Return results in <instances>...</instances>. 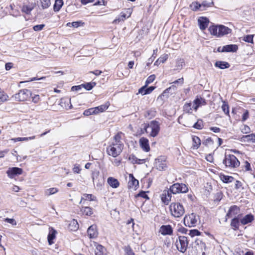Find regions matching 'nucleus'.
Returning a JSON list of instances; mask_svg holds the SVG:
<instances>
[{"instance_id": "nucleus-1", "label": "nucleus", "mask_w": 255, "mask_h": 255, "mask_svg": "<svg viewBox=\"0 0 255 255\" xmlns=\"http://www.w3.org/2000/svg\"><path fill=\"white\" fill-rule=\"evenodd\" d=\"M223 163L226 167L237 168L240 166V162L238 158L233 154H227L225 153Z\"/></svg>"}, {"instance_id": "nucleus-2", "label": "nucleus", "mask_w": 255, "mask_h": 255, "mask_svg": "<svg viewBox=\"0 0 255 255\" xmlns=\"http://www.w3.org/2000/svg\"><path fill=\"white\" fill-rule=\"evenodd\" d=\"M171 215L175 217H181L185 212L183 206L180 203H172L169 207Z\"/></svg>"}, {"instance_id": "nucleus-3", "label": "nucleus", "mask_w": 255, "mask_h": 255, "mask_svg": "<svg viewBox=\"0 0 255 255\" xmlns=\"http://www.w3.org/2000/svg\"><path fill=\"white\" fill-rule=\"evenodd\" d=\"M31 96V91L24 89L19 90L17 93L13 96V97H14L16 101L24 102L29 100Z\"/></svg>"}, {"instance_id": "nucleus-4", "label": "nucleus", "mask_w": 255, "mask_h": 255, "mask_svg": "<svg viewBox=\"0 0 255 255\" xmlns=\"http://www.w3.org/2000/svg\"><path fill=\"white\" fill-rule=\"evenodd\" d=\"M170 191L173 194L185 193L188 191V187L185 184L176 183L170 186Z\"/></svg>"}, {"instance_id": "nucleus-5", "label": "nucleus", "mask_w": 255, "mask_h": 255, "mask_svg": "<svg viewBox=\"0 0 255 255\" xmlns=\"http://www.w3.org/2000/svg\"><path fill=\"white\" fill-rule=\"evenodd\" d=\"M123 149V147L121 146V144H119V146L114 145L112 143L107 148V152L108 155L113 157H116L121 154Z\"/></svg>"}, {"instance_id": "nucleus-6", "label": "nucleus", "mask_w": 255, "mask_h": 255, "mask_svg": "<svg viewBox=\"0 0 255 255\" xmlns=\"http://www.w3.org/2000/svg\"><path fill=\"white\" fill-rule=\"evenodd\" d=\"M197 216L195 213H192L191 214L186 215L183 219V223L184 225L190 228L195 227L197 224Z\"/></svg>"}, {"instance_id": "nucleus-7", "label": "nucleus", "mask_w": 255, "mask_h": 255, "mask_svg": "<svg viewBox=\"0 0 255 255\" xmlns=\"http://www.w3.org/2000/svg\"><path fill=\"white\" fill-rule=\"evenodd\" d=\"M92 178L94 183H96L98 188H101L104 184L105 180L103 177L100 175V172L95 170L92 172Z\"/></svg>"}, {"instance_id": "nucleus-8", "label": "nucleus", "mask_w": 255, "mask_h": 255, "mask_svg": "<svg viewBox=\"0 0 255 255\" xmlns=\"http://www.w3.org/2000/svg\"><path fill=\"white\" fill-rule=\"evenodd\" d=\"M178 241L180 245V247H179L177 245V250L182 253H185L186 250L187 248L188 245V241L187 240V237L185 236H179L178 237Z\"/></svg>"}, {"instance_id": "nucleus-9", "label": "nucleus", "mask_w": 255, "mask_h": 255, "mask_svg": "<svg viewBox=\"0 0 255 255\" xmlns=\"http://www.w3.org/2000/svg\"><path fill=\"white\" fill-rule=\"evenodd\" d=\"M23 170L21 168L13 167H9L6 171V174L10 178H13L16 176L21 175L22 173Z\"/></svg>"}, {"instance_id": "nucleus-10", "label": "nucleus", "mask_w": 255, "mask_h": 255, "mask_svg": "<svg viewBox=\"0 0 255 255\" xmlns=\"http://www.w3.org/2000/svg\"><path fill=\"white\" fill-rule=\"evenodd\" d=\"M150 127L151 128V131L150 135L152 137H155L159 133L160 127L158 122L154 120L150 123Z\"/></svg>"}, {"instance_id": "nucleus-11", "label": "nucleus", "mask_w": 255, "mask_h": 255, "mask_svg": "<svg viewBox=\"0 0 255 255\" xmlns=\"http://www.w3.org/2000/svg\"><path fill=\"white\" fill-rule=\"evenodd\" d=\"M155 166L159 170H165L167 167L166 160L164 156H160L155 159Z\"/></svg>"}, {"instance_id": "nucleus-12", "label": "nucleus", "mask_w": 255, "mask_h": 255, "mask_svg": "<svg viewBox=\"0 0 255 255\" xmlns=\"http://www.w3.org/2000/svg\"><path fill=\"white\" fill-rule=\"evenodd\" d=\"M176 89V87L175 86L172 85L171 87L166 89L163 92V93L158 97V98H160L162 100H164L165 99H167L169 97L168 94H170V95H172L173 93L175 92Z\"/></svg>"}, {"instance_id": "nucleus-13", "label": "nucleus", "mask_w": 255, "mask_h": 255, "mask_svg": "<svg viewBox=\"0 0 255 255\" xmlns=\"http://www.w3.org/2000/svg\"><path fill=\"white\" fill-rule=\"evenodd\" d=\"M173 230L170 225H162L159 230V233L163 236L172 235Z\"/></svg>"}, {"instance_id": "nucleus-14", "label": "nucleus", "mask_w": 255, "mask_h": 255, "mask_svg": "<svg viewBox=\"0 0 255 255\" xmlns=\"http://www.w3.org/2000/svg\"><path fill=\"white\" fill-rule=\"evenodd\" d=\"M198 23L200 29L202 30H204L208 26L209 20L206 17L201 16L198 19Z\"/></svg>"}, {"instance_id": "nucleus-15", "label": "nucleus", "mask_w": 255, "mask_h": 255, "mask_svg": "<svg viewBox=\"0 0 255 255\" xmlns=\"http://www.w3.org/2000/svg\"><path fill=\"white\" fill-rule=\"evenodd\" d=\"M219 30L218 37H221L225 35H227L232 32V29L224 25H218Z\"/></svg>"}, {"instance_id": "nucleus-16", "label": "nucleus", "mask_w": 255, "mask_h": 255, "mask_svg": "<svg viewBox=\"0 0 255 255\" xmlns=\"http://www.w3.org/2000/svg\"><path fill=\"white\" fill-rule=\"evenodd\" d=\"M139 143L140 147L145 152H148L150 150L149 141L147 138L142 137L139 139Z\"/></svg>"}, {"instance_id": "nucleus-17", "label": "nucleus", "mask_w": 255, "mask_h": 255, "mask_svg": "<svg viewBox=\"0 0 255 255\" xmlns=\"http://www.w3.org/2000/svg\"><path fill=\"white\" fill-rule=\"evenodd\" d=\"M87 234L90 238H96L98 235L97 226L94 224L90 226L87 230Z\"/></svg>"}, {"instance_id": "nucleus-18", "label": "nucleus", "mask_w": 255, "mask_h": 255, "mask_svg": "<svg viewBox=\"0 0 255 255\" xmlns=\"http://www.w3.org/2000/svg\"><path fill=\"white\" fill-rule=\"evenodd\" d=\"M240 212V208L237 205L231 206L228 213L226 214V217L229 218L233 216H236Z\"/></svg>"}, {"instance_id": "nucleus-19", "label": "nucleus", "mask_w": 255, "mask_h": 255, "mask_svg": "<svg viewBox=\"0 0 255 255\" xmlns=\"http://www.w3.org/2000/svg\"><path fill=\"white\" fill-rule=\"evenodd\" d=\"M238 50V46L236 44H228L222 48V52H236Z\"/></svg>"}, {"instance_id": "nucleus-20", "label": "nucleus", "mask_w": 255, "mask_h": 255, "mask_svg": "<svg viewBox=\"0 0 255 255\" xmlns=\"http://www.w3.org/2000/svg\"><path fill=\"white\" fill-rule=\"evenodd\" d=\"M147 85L146 84L141 87L138 90V93L141 94L142 95H145L147 94H149L151 93L155 89V87L154 86H150L147 87Z\"/></svg>"}, {"instance_id": "nucleus-21", "label": "nucleus", "mask_w": 255, "mask_h": 255, "mask_svg": "<svg viewBox=\"0 0 255 255\" xmlns=\"http://www.w3.org/2000/svg\"><path fill=\"white\" fill-rule=\"evenodd\" d=\"M129 181L128 183V188H131L134 187L135 189H136L139 185L138 180L135 178L132 174H129Z\"/></svg>"}, {"instance_id": "nucleus-22", "label": "nucleus", "mask_w": 255, "mask_h": 255, "mask_svg": "<svg viewBox=\"0 0 255 255\" xmlns=\"http://www.w3.org/2000/svg\"><path fill=\"white\" fill-rule=\"evenodd\" d=\"M57 231L53 228H49V232L47 236V240L49 245H51L54 243L53 240L56 238Z\"/></svg>"}, {"instance_id": "nucleus-23", "label": "nucleus", "mask_w": 255, "mask_h": 255, "mask_svg": "<svg viewBox=\"0 0 255 255\" xmlns=\"http://www.w3.org/2000/svg\"><path fill=\"white\" fill-rule=\"evenodd\" d=\"M254 220V216L250 213L246 215L241 219V223L243 225H245L252 223Z\"/></svg>"}, {"instance_id": "nucleus-24", "label": "nucleus", "mask_w": 255, "mask_h": 255, "mask_svg": "<svg viewBox=\"0 0 255 255\" xmlns=\"http://www.w3.org/2000/svg\"><path fill=\"white\" fill-rule=\"evenodd\" d=\"M193 102L195 105V107H194V109L195 110H196L200 106L206 104L205 99L201 97L200 96H197L196 99L194 100Z\"/></svg>"}, {"instance_id": "nucleus-25", "label": "nucleus", "mask_w": 255, "mask_h": 255, "mask_svg": "<svg viewBox=\"0 0 255 255\" xmlns=\"http://www.w3.org/2000/svg\"><path fill=\"white\" fill-rule=\"evenodd\" d=\"M242 141L255 143V133H252L246 135H243L241 137Z\"/></svg>"}, {"instance_id": "nucleus-26", "label": "nucleus", "mask_w": 255, "mask_h": 255, "mask_svg": "<svg viewBox=\"0 0 255 255\" xmlns=\"http://www.w3.org/2000/svg\"><path fill=\"white\" fill-rule=\"evenodd\" d=\"M107 182L109 185L113 188H117L120 185L119 181L112 177H109L107 179Z\"/></svg>"}, {"instance_id": "nucleus-27", "label": "nucleus", "mask_w": 255, "mask_h": 255, "mask_svg": "<svg viewBox=\"0 0 255 255\" xmlns=\"http://www.w3.org/2000/svg\"><path fill=\"white\" fill-rule=\"evenodd\" d=\"M215 66L220 69H225L229 68L230 65L228 62L226 61H217L215 63Z\"/></svg>"}, {"instance_id": "nucleus-28", "label": "nucleus", "mask_w": 255, "mask_h": 255, "mask_svg": "<svg viewBox=\"0 0 255 255\" xmlns=\"http://www.w3.org/2000/svg\"><path fill=\"white\" fill-rule=\"evenodd\" d=\"M35 4H31V5H23L21 8V11L27 14H30L31 11L34 9Z\"/></svg>"}, {"instance_id": "nucleus-29", "label": "nucleus", "mask_w": 255, "mask_h": 255, "mask_svg": "<svg viewBox=\"0 0 255 255\" xmlns=\"http://www.w3.org/2000/svg\"><path fill=\"white\" fill-rule=\"evenodd\" d=\"M220 179L225 183H229L232 182L234 178L231 176L221 174L220 175Z\"/></svg>"}, {"instance_id": "nucleus-30", "label": "nucleus", "mask_w": 255, "mask_h": 255, "mask_svg": "<svg viewBox=\"0 0 255 255\" xmlns=\"http://www.w3.org/2000/svg\"><path fill=\"white\" fill-rule=\"evenodd\" d=\"M240 221H239L238 218L235 217L232 219L231 222V227L235 231L239 230Z\"/></svg>"}, {"instance_id": "nucleus-31", "label": "nucleus", "mask_w": 255, "mask_h": 255, "mask_svg": "<svg viewBox=\"0 0 255 255\" xmlns=\"http://www.w3.org/2000/svg\"><path fill=\"white\" fill-rule=\"evenodd\" d=\"M106 249L101 245L97 244L95 250L96 255H105Z\"/></svg>"}, {"instance_id": "nucleus-32", "label": "nucleus", "mask_w": 255, "mask_h": 255, "mask_svg": "<svg viewBox=\"0 0 255 255\" xmlns=\"http://www.w3.org/2000/svg\"><path fill=\"white\" fill-rule=\"evenodd\" d=\"M63 5V0H55L53 5V10L55 12H58L60 10Z\"/></svg>"}, {"instance_id": "nucleus-33", "label": "nucleus", "mask_w": 255, "mask_h": 255, "mask_svg": "<svg viewBox=\"0 0 255 255\" xmlns=\"http://www.w3.org/2000/svg\"><path fill=\"white\" fill-rule=\"evenodd\" d=\"M208 30L211 35L216 36L218 37V30H219L218 25H212L209 27Z\"/></svg>"}, {"instance_id": "nucleus-34", "label": "nucleus", "mask_w": 255, "mask_h": 255, "mask_svg": "<svg viewBox=\"0 0 255 255\" xmlns=\"http://www.w3.org/2000/svg\"><path fill=\"white\" fill-rule=\"evenodd\" d=\"M121 133L119 132L114 136V138L115 140V142H113V143L114 145H118V146H119V144H121V146L122 147H124V144L121 140Z\"/></svg>"}, {"instance_id": "nucleus-35", "label": "nucleus", "mask_w": 255, "mask_h": 255, "mask_svg": "<svg viewBox=\"0 0 255 255\" xmlns=\"http://www.w3.org/2000/svg\"><path fill=\"white\" fill-rule=\"evenodd\" d=\"M192 140L193 142L192 147L194 149H198L201 144V140L198 136H193L192 137Z\"/></svg>"}, {"instance_id": "nucleus-36", "label": "nucleus", "mask_w": 255, "mask_h": 255, "mask_svg": "<svg viewBox=\"0 0 255 255\" xmlns=\"http://www.w3.org/2000/svg\"><path fill=\"white\" fill-rule=\"evenodd\" d=\"M83 214L87 216H91L93 214V208L90 207H83L81 210Z\"/></svg>"}, {"instance_id": "nucleus-37", "label": "nucleus", "mask_w": 255, "mask_h": 255, "mask_svg": "<svg viewBox=\"0 0 255 255\" xmlns=\"http://www.w3.org/2000/svg\"><path fill=\"white\" fill-rule=\"evenodd\" d=\"M96 85V83L95 82H88L82 84V87L87 91L92 90Z\"/></svg>"}, {"instance_id": "nucleus-38", "label": "nucleus", "mask_w": 255, "mask_h": 255, "mask_svg": "<svg viewBox=\"0 0 255 255\" xmlns=\"http://www.w3.org/2000/svg\"><path fill=\"white\" fill-rule=\"evenodd\" d=\"M79 228V224L75 220L72 221L69 224V229L71 231H76Z\"/></svg>"}, {"instance_id": "nucleus-39", "label": "nucleus", "mask_w": 255, "mask_h": 255, "mask_svg": "<svg viewBox=\"0 0 255 255\" xmlns=\"http://www.w3.org/2000/svg\"><path fill=\"white\" fill-rule=\"evenodd\" d=\"M127 15L125 13L122 12L119 16L116 18L113 22L114 24H117L121 21H124L126 18Z\"/></svg>"}, {"instance_id": "nucleus-40", "label": "nucleus", "mask_w": 255, "mask_h": 255, "mask_svg": "<svg viewBox=\"0 0 255 255\" xmlns=\"http://www.w3.org/2000/svg\"><path fill=\"white\" fill-rule=\"evenodd\" d=\"M193 128L197 129H201L204 127L203 121L201 119H198L193 126Z\"/></svg>"}, {"instance_id": "nucleus-41", "label": "nucleus", "mask_w": 255, "mask_h": 255, "mask_svg": "<svg viewBox=\"0 0 255 255\" xmlns=\"http://www.w3.org/2000/svg\"><path fill=\"white\" fill-rule=\"evenodd\" d=\"M184 65V61L183 59H180L178 60L175 65V68L174 70H180L183 68V65Z\"/></svg>"}, {"instance_id": "nucleus-42", "label": "nucleus", "mask_w": 255, "mask_h": 255, "mask_svg": "<svg viewBox=\"0 0 255 255\" xmlns=\"http://www.w3.org/2000/svg\"><path fill=\"white\" fill-rule=\"evenodd\" d=\"M222 109L226 115L230 117L229 115V105L226 102L224 101L222 106Z\"/></svg>"}, {"instance_id": "nucleus-43", "label": "nucleus", "mask_w": 255, "mask_h": 255, "mask_svg": "<svg viewBox=\"0 0 255 255\" xmlns=\"http://www.w3.org/2000/svg\"><path fill=\"white\" fill-rule=\"evenodd\" d=\"M43 9L47 8L51 4L50 0H40Z\"/></svg>"}, {"instance_id": "nucleus-44", "label": "nucleus", "mask_w": 255, "mask_h": 255, "mask_svg": "<svg viewBox=\"0 0 255 255\" xmlns=\"http://www.w3.org/2000/svg\"><path fill=\"white\" fill-rule=\"evenodd\" d=\"M254 35H247L244 37L243 40L246 42L254 43Z\"/></svg>"}, {"instance_id": "nucleus-45", "label": "nucleus", "mask_w": 255, "mask_h": 255, "mask_svg": "<svg viewBox=\"0 0 255 255\" xmlns=\"http://www.w3.org/2000/svg\"><path fill=\"white\" fill-rule=\"evenodd\" d=\"M161 199L162 202L165 205H168L170 201L169 198H168L166 195V192H164V191L163 192L162 194H161Z\"/></svg>"}, {"instance_id": "nucleus-46", "label": "nucleus", "mask_w": 255, "mask_h": 255, "mask_svg": "<svg viewBox=\"0 0 255 255\" xmlns=\"http://www.w3.org/2000/svg\"><path fill=\"white\" fill-rule=\"evenodd\" d=\"M58 191V189L56 188H50L48 189L45 191V194L48 195H53Z\"/></svg>"}, {"instance_id": "nucleus-47", "label": "nucleus", "mask_w": 255, "mask_h": 255, "mask_svg": "<svg viewBox=\"0 0 255 255\" xmlns=\"http://www.w3.org/2000/svg\"><path fill=\"white\" fill-rule=\"evenodd\" d=\"M142 197L146 200H149V198L146 194V192L144 191H140L137 194L135 195V197Z\"/></svg>"}, {"instance_id": "nucleus-48", "label": "nucleus", "mask_w": 255, "mask_h": 255, "mask_svg": "<svg viewBox=\"0 0 255 255\" xmlns=\"http://www.w3.org/2000/svg\"><path fill=\"white\" fill-rule=\"evenodd\" d=\"M190 7L193 10L196 11L201 8V5L198 2H195L190 4Z\"/></svg>"}, {"instance_id": "nucleus-49", "label": "nucleus", "mask_w": 255, "mask_h": 255, "mask_svg": "<svg viewBox=\"0 0 255 255\" xmlns=\"http://www.w3.org/2000/svg\"><path fill=\"white\" fill-rule=\"evenodd\" d=\"M189 235L191 237H193L196 236H200L201 232L197 229H193L189 231Z\"/></svg>"}, {"instance_id": "nucleus-50", "label": "nucleus", "mask_w": 255, "mask_h": 255, "mask_svg": "<svg viewBox=\"0 0 255 255\" xmlns=\"http://www.w3.org/2000/svg\"><path fill=\"white\" fill-rule=\"evenodd\" d=\"M137 158L134 154H131L128 157V160L131 161L132 164H141V162L137 161Z\"/></svg>"}, {"instance_id": "nucleus-51", "label": "nucleus", "mask_w": 255, "mask_h": 255, "mask_svg": "<svg viewBox=\"0 0 255 255\" xmlns=\"http://www.w3.org/2000/svg\"><path fill=\"white\" fill-rule=\"evenodd\" d=\"M223 193H222V192L219 191V192H217L215 194L214 201H217V202L221 201V200L223 198Z\"/></svg>"}, {"instance_id": "nucleus-52", "label": "nucleus", "mask_w": 255, "mask_h": 255, "mask_svg": "<svg viewBox=\"0 0 255 255\" xmlns=\"http://www.w3.org/2000/svg\"><path fill=\"white\" fill-rule=\"evenodd\" d=\"M192 104L191 103H186L183 106L184 111L187 113H190V111L192 110Z\"/></svg>"}, {"instance_id": "nucleus-53", "label": "nucleus", "mask_w": 255, "mask_h": 255, "mask_svg": "<svg viewBox=\"0 0 255 255\" xmlns=\"http://www.w3.org/2000/svg\"><path fill=\"white\" fill-rule=\"evenodd\" d=\"M94 112V109H93V108H90L89 109L85 110L83 113V115L85 116H89L91 115H95Z\"/></svg>"}, {"instance_id": "nucleus-54", "label": "nucleus", "mask_w": 255, "mask_h": 255, "mask_svg": "<svg viewBox=\"0 0 255 255\" xmlns=\"http://www.w3.org/2000/svg\"><path fill=\"white\" fill-rule=\"evenodd\" d=\"M168 58V55L167 54H165L161 56L158 59V61H159V64L164 63Z\"/></svg>"}, {"instance_id": "nucleus-55", "label": "nucleus", "mask_w": 255, "mask_h": 255, "mask_svg": "<svg viewBox=\"0 0 255 255\" xmlns=\"http://www.w3.org/2000/svg\"><path fill=\"white\" fill-rule=\"evenodd\" d=\"M155 78V75H151L149 76L146 80V82H145L146 85H148V84L153 82V81L154 80Z\"/></svg>"}, {"instance_id": "nucleus-56", "label": "nucleus", "mask_w": 255, "mask_h": 255, "mask_svg": "<svg viewBox=\"0 0 255 255\" xmlns=\"http://www.w3.org/2000/svg\"><path fill=\"white\" fill-rule=\"evenodd\" d=\"M214 141L211 137H208L203 141V144L205 146H208V144H213Z\"/></svg>"}, {"instance_id": "nucleus-57", "label": "nucleus", "mask_w": 255, "mask_h": 255, "mask_svg": "<svg viewBox=\"0 0 255 255\" xmlns=\"http://www.w3.org/2000/svg\"><path fill=\"white\" fill-rule=\"evenodd\" d=\"M45 26V24H41L34 25L33 27V29L35 31H39L41 30Z\"/></svg>"}, {"instance_id": "nucleus-58", "label": "nucleus", "mask_w": 255, "mask_h": 255, "mask_svg": "<svg viewBox=\"0 0 255 255\" xmlns=\"http://www.w3.org/2000/svg\"><path fill=\"white\" fill-rule=\"evenodd\" d=\"M109 106H110V104L109 102H107L105 104L101 105L99 106V107L100 109V110H101V113L103 112L106 110H107L108 108V107H109Z\"/></svg>"}, {"instance_id": "nucleus-59", "label": "nucleus", "mask_w": 255, "mask_h": 255, "mask_svg": "<svg viewBox=\"0 0 255 255\" xmlns=\"http://www.w3.org/2000/svg\"><path fill=\"white\" fill-rule=\"evenodd\" d=\"M72 26L74 27H78L79 26L82 25L84 24L82 21H74L71 23Z\"/></svg>"}, {"instance_id": "nucleus-60", "label": "nucleus", "mask_w": 255, "mask_h": 255, "mask_svg": "<svg viewBox=\"0 0 255 255\" xmlns=\"http://www.w3.org/2000/svg\"><path fill=\"white\" fill-rule=\"evenodd\" d=\"M4 221L11 224L12 225L15 226L16 225V221L12 218H6L4 219Z\"/></svg>"}, {"instance_id": "nucleus-61", "label": "nucleus", "mask_w": 255, "mask_h": 255, "mask_svg": "<svg viewBox=\"0 0 255 255\" xmlns=\"http://www.w3.org/2000/svg\"><path fill=\"white\" fill-rule=\"evenodd\" d=\"M125 251L127 255H134V253L129 246L126 247Z\"/></svg>"}, {"instance_id": "nucleus-62", "label": "nucleus", "mask_w": 255, "mask_h": 255, "mask_svg": "<svg viewBox=\"0 0 255 255\" xmlns=\"http://www.w3.org/2000/svg\"><path fill=\"white\" fill-rule=\"evenodd\" d=\"M30 98H32V101L34 103H37L40 100V97L38 95H34L33 96L32 94V96Z\"/></svg>"}, {"instance_id": "nucleus-63", "label": "nucleus", "mask_w": 255, "mask_h": 255, "mask_svg": "<svg viewBox=\"0 0 255 255\" xmlns=\"http://www.w3.org/2000/svg\"><path fill=\"white\" fill-rule=\"evenodd\" d=\"M244 167H245L246 171H248L252 170L251 164L248 161H246L245 162Z\"/></svg>"}, {"instance_id": "nucleus-64", "label": "nucleus", "mask_w": 255, "mask_h": 255, "mask_svg": "<svg viewBox=\"0 0 255 255\" xmlns=\"http://www.w3.org/2000/svg\"><path fill=\"white\" fill-rule=\"evenodd\" d=\"M81 170L79 165H75L73 168V171L74 173H79Z\"/></svg>"}]
</instances>
